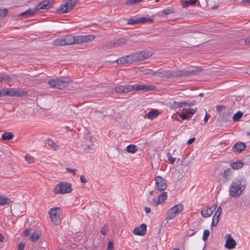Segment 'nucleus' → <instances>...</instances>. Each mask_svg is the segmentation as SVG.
<instances>
[{"mask_svg":"<svg viewBox=\"0 0 250 250\" xmlns=\"http://www.w3.org/2000/svg\"><path fill=\"white\" fill-rule=\"evenodd\" d=\"M246 179L244 178L238 177L233 179L229 187V195L232 197H239L246 188Z\"/></svg>","mask_w":250,"mask_h":250,"instance_id":"nucleus-1","label":"nucleus"},{"mask_svg":"<svg viewBox=\"0 0 250 250\" xmlns=\"http://www.w3.org/2000/svg\"><path fill=\"white\" fill-rule=\"evenodd\" d=\"M95 37L93 35H80L73 36L68 35L63 38L65 45H68L73 44H80L85 42H88L94 40Z\"/></svg>","mask_w":250,"mask_h":250,"instance_id":"nucleus-2","label":"nucleus"},{"mask_svg":"<svg viewBox=\"0 0 250 250\" xmlns=\"http://www.w3.org/2000/svg\"><path fill=\"white\" fill-rule=\"evenodd\" d=\"M69 82V78L65 77L51 79L48 81V83L52 87L61 89L67 86Z\"/></svg>","mask_w":250,"mask_h":250,"instance_id":"nucleus-3","label":"nucleus"},{"mask_svg":"<svg viewBox=\"0 0 250 250\" xmlns=\"http://www.w3.org/2000/svg\"><path fill=\"white\" fill-rule=\"evenodd\" d=\"M72 190L71 185L67 182H61L54 188L53 191L55 194L70 193Z\"/></svg>","mask_w":250,"mask_h":250,"instance_id":"nucleus-4","label":"nucleus"},{"mask_svg":"<svg viewBox=\"0 0 250 250\" xmlns=\"http://www.w3.org/2000/svg\"><path fill=\"white\" fill-rule=\"evenodd\" d=\"M51 222L56 225L61 223V216L62 210L59 207L53 208L50 209L49 212Z\"/></svg>","mask_w":250,"mask_h":250,"instance_id":"nucleus-5","label":"nucleus"},{"mask_svg":"<svg viewBox=\"0 0 250 250\" xmlns=\"http://www.w3.org/2000/svg\"><path fill=\"white\" fill-rule=\"evenodd\" d=\"M125 93H127L133 90H144L145 91L153 90L155 87L153 85H147L143 84L125 85Z\"/></svg>","mask_w":250,"mask_h":250,"instance_id":"nucleus-6","label":"nucleus"},{"mask_svg":"<svg viewBox=\"0 0 250 250\" xmlns=\"http://www.w3.org/2000/svg\"><path fill=\"white\" fill-rule=\"evenodd\" d=\"M78 0H65L64 3L60 5L58 12L60 14L68 13L72 11L75 6Z\"/></svg>","mask_w":250,"mask_h":250,"instance_id":"nucleus-7","label":"nucleus"},{"mask_svg":"<svg viewBox=\"0 0 250 250\" xmlns=\"http://www.w3.org/2000/svg\"><path fill=\"white\" fill-rule=\"evenodd\" d=\"M154 75L162 78H171L176 76H180L182 75V71L177 72H170L165 70H159L154 73Z\"/></svg>","mask_w":250,"mask_h":250,"instance_id":"nucleus-8","label":"nucleus"},{"mask_svg":"<svg viewBox=\"0 0 250 250\" xmlns=\"http://www.w3.org/2000/svg\"><path fill=\"white\" fill-rule=\"evenodd\" d=\"M183 210L184 207L182 204H179L175 205L174 207L168 209L167 215V219H172Z\"/></svg>","mask_w":250,"mask_h":250,"instance_id":"nucleus-9","label":"nucleus"},{"mask_svg":"<svg viewBox=\"0 0 250 250\" xmlns=\"http://www.w3.org/2000/svg\"><path fill=\"white\" fill-rule=\"evenodd\" d=\"M153 22V20L149 17H140L129 19L128 20L127 24L136 25L139 23H152Z\"/></svg>","mask_w":250,"mask_h":250,"instance_id":"nucleus-10","label":"nucleus"},{"mask_svg":"<svg viewBox=\"0 0 250 250\" xmlns=\"http://www.w3.org/2000/svg\"><path fill=\"white\" fill-rule=\"evenodd\" d=\"M153 54L151 51L143 50L134 53L136 62L143 61L151 57Z\"/></svg>","mask_w":250,"mask_h":250,"instance_id":"nucleus-11","label":"nucleus"},{"mask_svg":"<svg viewBox=\"0 0 250 250\" xmlns=\"http://www.w3.org/2000/svg\"><path fill=\"white\" fill-rule=\"evenodd\" d=\"M119 64L132 63L136 62L134 53L119 58L116 61Z\"/></svg>","mask_w":250,"mask_h":250,"instance_id":"nucleus-12","label":"nucleus"},{"mask_svg":"<svg viewBox=\"0 0 250 250\" xmlns=\"http://www.w3.org/2000/svg\"><path fill=\"white\" fill-rule=\"evenodd\" d=\"M155 189L160 191L164 190L167 187L165 180L160 176H157L155 178Z\"/></svg>","mask_w":250,"mask_h":250,"instance_id":"nucleus-13","label":"nucleus"},{"mask_svg":"<svg viewBox=\"0 0 250 250\" xmlns=\"http://www.w3.org/2000/svg\"><path fill=\"white\" fill-rule=\"evenodd\" d=\"M233 110L231 108H228L224 111L220 117V122L223 123H227L231 122V115L232 114Z\"/></svg>","mask_w":250,"mask_h":250,"instance_id":"nucleus-14","label":"nucleus"},{"mask_svg":"<svg viewBox=\"0 0 250 250\" xmlns=\"http://www.w3.org/2000/svg\"><path fill=\"white\" fill-rule=\"evenodd\" d=\"M226 242L225 244V247L228 250H231L235 248L236 245V241L231 237V234H228L226 235Z\"/></svg>","mask_w":250,"mask_h":250,"instance_id":"nucleus-15","label":"nucleus"},{"mask_svg":"<svg viewBox=\"0 0 250 250\" xmlns=\"http://www.w3.org/2000/svg\"><path fill=\"white\" fill-rule=\"evenodd\" d=\"M217 205H214L212 208H210L208 206L204 208L201 211V213L202 216L204 218H207L211 215L213 211L215 210Z\"/></svg>","mask_w":250,"mask_h":250,"instance_id":"nucleus-16","label":"nucleus"},{"mask_svg":"<svg viewBox=\"0 0 250 250\" xmlns=\"http://www.w3.org/2000/svg\"><path fill=\"white\" fill-rule=\"evenodd\" d=\"M245 148L246 145L245 143L238 142L233 146L231 150L234 153H240L244 150Z\"/></svg>","mask_w":250,"mask_h":250,"instance_id":"nucleus-17","label":"nucleus"},{"mask_svg":"<svg viewBox=\"0 0 250 250\" xmlns=\"http://www.w3.org/2000/svg\"><path fill=\"white\" fill-rule=\"evenodd\" d=\"M135 235L143 236L146 232V225L145 224H142L139 227L135 228L133 230Z\"/></svg>","mask_w":250,"mask_h":250,"instance_id":"nucleus-18","label":"nucleus"},{"mask_svg":"<svg viewBox=\"0 0 250 250\" xmlns=\"http://www.w3.org/2000/svg\"><path fill=\"white\" fill-rule=\"evenodd\" d=\"M15 88H4L0 90V97L9 96L14 97Z\"/></svg>","mask_w":250,"mask_h":250,"instance_id":"nucleus-19","label":"nucleus"},{"mask_svg":"<svg viewBox=\"0 0 250 250\" xmlns=\"http://www.w3.org/2000/svg\"><path fill=\"white\" fill-rule=\"evenodd\" d=\"M51 7L49 1L44 0L39 3L35 8L37 11L41 9H48Z\"/></svg>","mask_w":250,"mask_h":250,"instance_id":"nucleus-20","label":"nucleus"},{"mask_svg":"<svg viewBox=\"0 0 250 250\" xmlns=\"http://www.w3.org/2000/svg\"><path fill=\"white\" fill-rule=\"evenodd\" d=\"M36 12L37 11L35 8L34 9L30 8L26 10L25 11L21 13L20 14V16L24 17L25 18H28L34 15L36 13Z\"/></svg>","mask_w":250,"mask_h":250,"instance_id":"nucleus-21","label":"nucleus"},{"mask_svg":"<svg viewBox=\"0 0 250 250\" xmlns=\"http://www.w3.org/2000/svg\"><path fill=\"white\" fill-rule=\"evenodd\" d=\"M159 114L157 109H152L147 113L146 117L149 119L152 120L157 117Z\"/></svg>","mask_w":250,"mask_h":250,"instance_id":"nucleus-22","label":"nucleus"},{"mask_svg":"<svg viewBox=\"0 0 250 250\" xmlns=\"http://www.w3.org/2000/svg\"><path fill=\"white\" fill-rule=\"evenodd\" d=\"M127 40L125 38H120L114 41V47L121 46L124 44H126Z\"/></svg>","mask_w":250,"mask_h":250,"instance_id":"nucleus-23","label":"nucleus"},{"mask_svg":"<svg viewBox=\"0 0 250 250\" xmlns=\"http://www.w3.org/2000/svg\"><path fill=\"white\" fill-rule=\"evenodd\" d=\"M28 94L27 91L21 90L18 88H15L14 96L16 97H22Z\"/></svg>","mask_w":250,"mask_h":250,"instance_id":"nucleus-24","label":"nucleus"},{"mask_svg":"<svg viewBox=\"0 0 250 250\" xmlns=\"http://www.w3.org/2000/svg\"><path fill=\"white\" fill-rule=\"evenodd\" d=\"M12 202L9 198L0 195V206L9 205Z\"/></svg>","mask_w":250,"mask_h":250,"instance_id":"nucleus-25","label":"nucleus"},{"mask_svg":"<svg viewBox=\"0 0 250 250\" xmlns=\"http://www.w3.org/2000/svg\"><path fill=\"white\" fill-rule=\"evenodd\" d=\"M14 136L11 132H6L1 136V139L3 140H11L13 139Z\"/></svg>","mask_w":250,"mask_h":250,"instance_id":"nucleus-26","label":"nucleus"},{"mask_svg":"<svg viewBox=\"0 0 250 250\" xmlns=\"http://www.w3.org/2000/svg\"><path fill=\"white\" fill-rule=\"evenodd\" d=\"M53 44L56 46L65 45L63 38H60L53 41Z\"/></svg>","mask_w":250,"mask_h":250,"instance_id":"nucleus-27","label":"nucleus"},{"mask_svg":"<svg viewBox=\"0 0 250 250\" xmlns=\"http://www.w3.org/2000/svg\"><path fill=\"white\" fill-rule=\"evenodd\" d=\"M243 166V163L240 161L236 162L231 164L232 168L234 169H238L241 168Z\"/></svg>","mask_w":250,"mask_h":250,"instance_id":"nucleus-28","label":"nucleus"},{"mask_svg":"<svg viewBox=\"0 0 250 250\" xmlns=\"http://www.w3.org/2000/svg\"><path fill=\"white\" fill-rule=\"evenodd\" d=\"M126 150L129 153H134L137 151V148L134 145H130L127 146Z\"/></svg>","mask_w":250,"mask_h":250,"instance_id":"nucleus-29","label":"nucleus"},{"mask_svg":"<svg viewBox=\"0 0 250 250\" xmlns=\"http://www.w3.org/2000/svg\"><path fill=\"white\" fill-rule=\"evenodd\" d=\"M243 113L241 111H238L233 116L232 119L233 121L237 122L242 117Z\"/></svg>","mask_w":250,"mask_h":250,"instance_id":"nucleus-30","label":"nucleus"},{"mask_svg":"<svg viewBox=\"0 0 250 250\" xmlns=\"http://www.w3.org/2000/svg\"><path fill=\"white\" fill-rule=\"evenodd\" d=\"M200 72V70L196 67L188 69V75H197Z\"/></svg>","mask_w":250,"mask_h":250,"instance_id":"nucleus-31","label":"nucleus"},{"mask_svg":"<svg viewBox=\"0 0 250 250\" xmlns=\"http://www.w3.org/2000/svg\"><path fill=\"white\" fill-rule=\"evenodd\" d=\"M167 198V192H163L162 193L159 194L158 196V201L160 202V203L164 202Z\"/></svg>","mask_w":250,"mask_h":250,"instance_id":"nucleus-32","label":"nucleus"},{"mask_svg":"<svg viewBox=\"0 0 250 250\" xmlns=\"http://www.w3.org/2000/svg\"><path fill=\"white\" fill-rule=\"evenodd\" d=\"M174 13V10L173 8H167L165 9H164L162 11V14L164 15H168L173 14Z\"/></svg>","mask_w":250,"mask_h":250,"instance_id":"nucleus-33","label":"nucleus"},{"mask_svg":"<svg viewBox=\"0 0 250 250\" xmlns=\"http://www.w3.org/2000/svg\"><path fill=\"white\" fill-rule=\"evenodd\" d=\"M231 169L229 168L224 171L223 176L225 179L228 180L229 176L231 173Z\"/></svg>","mask_w":250,"mask_h":250,"instance_id":"nucleus-34","label":"nucleus"},{"mask_svg":"<svg viewBox=\"0 0 250 250\" xmlns=\"http://www.w3.org/2000/svg\"><path fill=\"white\" fill-rule=\"evenodd\" d=\"M197 108H191L188 107V120L191 118V116L197 111Z\"/></svg>","mask_w":250,"mask_h":250,"instance_id":"nucleus-35","label":"nucleus"},{"mask_svg":"<svg viewBox=\"0 0 250 250\" xmlns=\"http://www.w3.org/2000/svg\"><path fill=\"white\" fill-rule=\"evenodd\" d=\"M39 238L40 235L36 232H34L30 236V240L32 241H35L37 240Z\"/></svg>","mask_w":250,"mask_h":250,"instance_id":"nucleus-36","label":"nucleus"},{"mask_svg":"<svg viewBox=\"0 0 250 250\" xmlns=\"http://www.w3.org/2000/svg\"><path fill=\"white\" fill-rule=\"evenodd\" d=\"M47 142H51V144H49V145L50 146V147L54 150H56L57 149H58L59 148V146H57V145H56L54 142L51 139H47Z\"/></svg>","mask_w":250,"mask_h":250,"instance_id":"nucleus-37","label":"nucleus"},{"mask_svg":"<svg viewBox=\"0 0 250 250\" xmlns=\"http://www.w3.org/2000/svg\"><path fill=\"white\" fill-rule=\"evenodd\" d=\"M125 87L124 85H119L115 86V90L117 93H125Z\"/></svg>","mask_w":250,"mask_h":250,"instance_id":"nucleus-38","label":"nucleus"},{"mask_svg":"<svg viewBox=\"0 0 250 250\" xmlns=\"http://www.w3.org/2000/svg\"><path fill=\"white\" fill-rule=\"evenodd\" d=\"M167 157L168 160L170 164H173L174 163L175 160L176 159V157H173L172 156L171 154L169 152L167 153Z\"/></svg>","mask_w":250,"mask_h":250,"instance_id":"nucleus-39","label":"nucleus"},{"mask_svg":"<svg viewBox=\"0 0 250 250\" xmlns=\"http://www.w3.org/2000/svg\"><path fill=\"white\" fill-rule=\"evenodd\" d=\"M8 14V10L6 8L0 9V20L5 17Z\"/></svg>","mask_w":250,"mask_h":250,"instance_id":"nucleus-40","label":"nucleus"},{"mask_svg":"<svg viewBox=\"0 0 250 250\" xmlns=\"http://www.w3.org/2000/svg\"><path fill=\"white\" fill-rule=\"evenodd\" d=\"M186 104V103H183V102L179 103V102H174L172 104V107L173 108L182 107L183 106V105H185Z\"/></svg>","mask_w":250,"mask_h":250,"instance_id":"nucleus-41","label":"nucleus"},{"mask_svg":"<svg viewBox=\"0 0 250 250\" xmlns=\"http://www.w3.org/2000/svg\"><path fill=\"white\" fill-rule=\"evenodd\" d=\"M104 46L106 49H111L114 47V41L112 42H108L104 43Z\"/></svg>","mask_w":250,"mask_h":250,"instance_id":"nucleus-42","label":"nucleus"},{"mask_svg":"<svg viewBox=\"0 0 250 250\" xmlns=\"http://www.w3.org/2000/svg\"><path fill=\"white\" fill-rule=\"evenodd\" d=\"M3 81L5 83H8L10 84V83L13 82V79L12 77L8 75H4Z\"/></svg>","mask_w":250,"mask_h":250,"instance_id":"nucleus-43","label":"nucleus"},{"mask_svg":"<svg viewBox=\"0 0 250 250\" xmlns=\"http://www.w3.org/2000/svg\"><path fill=\"white\" fill-rule=\"evenodd\" d=\"M199 102V99L192 100V99H188V107H190L191 106H193V105L196 104Z\"/></svg>","mask_w":250,"mask_h":250,"instance_id":"nucleus-44","label":"nucleus"},{"mask_svg":"<svg viewBox=\"0 0 250 250\" xmlns=\"http://www.w3.org/2000/svg\"><path fill=\"white\" fill-rule=\"evenodd\" d=\"M209 231L208 229H206L204 231L203 235V240L204 241H206L208 239L209 235Z\"/></svg>","mask_w":250,"mask_h":250,"instance_id":"nucleus-45","label":"nucleus"},{"mask_svg":"<svg viewBox=\"0 0 250 250\" xmlns=\"http://www.w3.org/2000/svg\"><path fill=\"white\" fill-rule=\"evenodd\" d=\"M25 160L30 164L34 162V158L29 154H26L25 156Z\"/></svg>","mask_w":250,"mask_h":250,"instance_id":"nucleus-46","label":"nucleus"},{"mask_svg":"<svg viewBox=\"0 0 250 250\" xmlns=\"http://www.w3.org/2000/svg\"><path fill=\"white\" fill-rule=\"evenodd\" d=\"M143 0H127L126 4L128 5H133L136 4L139 2L142 1Z\"/></svg>","mask_w":250,"mask_h":250,"instance_id":"nucleus-47","label":"nucleus"},{"mask_svg":"<svg viewBox=\"0 0 250 250\" xmlns=\"http://www.w3.org/2000/svg\"><path fill=\"white\" fill-rule=\"evenodd\" d=\"M152 204L154 206H158L159 205H160V202L158 201V199L157 198H153L152 199Z\"/></svg>","mask_w":250,"mask_h":250,"instance_id":"nucleus-48","label":"nucleus"},{"mask_svg":"<svg viewBox=\"0 0 250 250\" xmlns=\"http://www.w3.org/2000/svg\"><path fill=\"white\" fill-rule=\"evenodd\" d=\"M24 248H25L24 243L21 242L18 245V250H24Z\"/></svg>","mask_w":250,"mask_h":250,"instance_id":"nucleus-49","label":"nucleus"},{"mask_svg":"<svg viewBox=\"0 0 250 250\" xmlns=\"http://www.w3.org/2000/svg\"><path fill=\"white\" fill-rule=\"evenodd\" d=\"M210 117L211 116L207 113V110H206V115L204 119V123H206L208 121V119L210 118Z\"/></svg>","mask_w":250,"mask_h":250,"instance_id":"nucleus-50","label":"nucleus"},{"mask_svg":"<svg viewBox=\"0 0 250 250\" xmlns=\"http://www.w3.org/2000/svg\"><path fill=\"white\" fill-rule=\"evenodd\" d=\"M66 170L68 173H71L73 175H75L76 174L75 170L74 169L71 168H66Z\"/></svg>","mask_w":250,"mask_h":250,"instance_id":"nucleus-51","label":"nucleus"},{"mask_svg":"<svg viewBox=\"0 0 250 250\" xmlns=\"http://www.w3.org/2000/svg\"><path fill=\"white\" fill-rule=\"evenodd\" d=\"M114 246L112 242L109 241L108 243L107 250H113Z\"/></svg>","mask_w":250,"mask_h":250,"instance_id":"nucleus-52","label":"nucleus"},{"mask_svg":"<svg viewBox=\"0 0 250 250\" xmlns=\"http://www.w3.org/2000/svg\"><path fill=\"white\" fill-rule=\"evenodd\" d=\"M188 98H189V99L194 98V99H198L197 94H194L193 93L189 94L188 93Z\"/></svg>","mask_w":250,"mask_h":250,"instance_id":"nucleus-53","label":"nucleus"},{"mask_svg":"<svg viewBox=\"0 0 250 250\" xmlns=\"http://www.w3.org/2000/svg\"><path fill=\"white\" fill-rule=\"evenodd\" d=\"M101 233L104 235H105L107 233V229L106 226H104L101 230Z\"/></svg>","mask_w":250,"mask_h":250,"instance_id":"nucleus-54","label":"nucleus"},{"mask_svg":"<svg viewBox=\"0 0 250 250\" xmlns=\"http://www.w3.org/2000/svg\"><path fill=\"white\" fill-rule=\"evenodd\" d=\"M198 1V0H188V5H195Z\"/></svg>","mask_w":250,"mask_h":250,"instance_id":"nucleus-55","label":"nucleus"},{"mask_svg":"<svg viewBox=\"0 0 250 250\" xmlns=\"http://www.w3.org/2000/svg\"><path fill=\"white\" fill-rule=\"evenodd\" d=\"M225 107L223 105H217L216 106V110L217 112H221Z\"/></svg>","mask_w":250,"mask_h":250,"instance_id":"nucleus-56","label":"nucleus"},{"mask_svg":"<svg viewBox=\"0 0 250 250\" xmlns=\"http://www.w3.org/2000/svg\"><path fill=\"white\" fill-rule=\"evenodd\" d=\"M80 180L82 183H85L87 182V179L85 178L83 175H81L80 176Z\"/></svg>","mask_w":250,"mask_h":250,"instance_id":"nucleus-57","label":"nucleus"},{"mask_svg":"<svg viewBox=\"0 0 250 250\" xmlns=\"http://www.w3.org/2000/svg\"><path fill=\"white\" fill-rule=\"evenodd\" d=\"M23 233L24 234V236H28L30 234V230L28 229H26L24 230V231L23 232Z\"/></svg>","mask_w":250,"mask_h":250,"instance_id":"nucleus-58","label":"nucleus"},{"mask_svg":"<svg viewBox=\"0 0 250 250\" xmlns=\"http://www.w3.org/2000/svg\"><path fill=\"white\" fill-rule=\"evenodd\" d=\"M180 117L182 119V120H185L188 119V115L187 114H182L180 115Z\"/></svg>","mask_w":250,"mask_h":250,"instance_id":"nucleus-59","label":"nucleus"},{"mask_svg":"<svg viewBox=\"0 0 250 250\" xmlns=\"http://www.w3.org/2000/svg\"><path fill=\"white\" fill-rule=\"evenodd\" d=\"M195 138L194 137L188 139V145L192 144L195 141Z\"/></svg>","mask_w":250,"mask_h":250,"instance_id":"nucleus-60","label":"nucleus"},{"mask_svg":"<svg viewBox=\"0 0 250 250\" xmlns=\"http://www.w3.org/2000/svg\"><path fill=\"white\" fill-rule=\"evenodd\" d=\"M245 42L246 44L250 45V38L246 39Z\"/></svg>","mask_w":250,"mask_h":250,"instance_id":"nucleus-61","label":"nucleus"},{"mask_svg":"<svg viewBox=\"0 0 250 250\" xmlns=\"http://www.w3.org/2000/svg\"><path fill=\"white\" fill-rule=\"evenodd\" d=\"M219 218H220L219 217L213 216V217L212 218V220H214V221H216L217 223H218V222L219 221Z\"/></svg>","mask_w":250,"mask_h":250,"instance_id":"nucleus-62","label":"nucleus"},{"mask_svg":"<svg viewBox=\"0 0 250 250\" xmlns=\"http://www.w3.org/2000/svg\"><path fill=\"white\" fill-rule=\"evenodd\" d=\"M145 210L146 213H149L151 211V208H150L148 207H145Z\"/></svg>","mask_w":250,"mask_h":250,"instance_id":"nucleus-63","label":"nucleus"},{"mask_svg":"<svg viewBox=\"0 0 250 250\" xmlns=\"http://www.w3.org/2000/svg\"><path fill=\"white\" fill-rule=\"evenodd\" d=\"M182 4H183L184 7H186L187 6H188V0H185L183 2Z\"/></svg>","mask_w":250,"mask_h":250,"instance_id":"nucleus-64","label":"nucleus"}]
</instances>
